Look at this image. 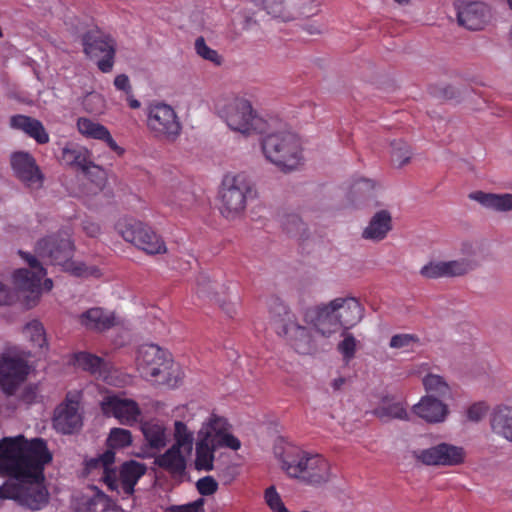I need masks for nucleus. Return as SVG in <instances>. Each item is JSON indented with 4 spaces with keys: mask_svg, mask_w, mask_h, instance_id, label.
Returning <instances> with one entry per match:
<instances>
[{
    "mask_svg": "<svg viewBox=\"0 0 512 512\" xmlns=\"http://www.w3.org/2000/svg\"><path fill=\"white\" fill-rule=\"evenodd\" d=\"M52 454L41 438L23 435L0 440V475L9 479L0 486V500H13L31 511L44 509L50 501L44 467Z\"/></svg>",
    "mask_w": 512,
    "mask_h": 512,
    "instance_id": "f257e3e1",
    "label": "nucleus"
},
{
    "mask_svg": "<svg viewBox=\"0 0 512 512\" xmlns=\"http://www.w3.org/2000/svg\"><path fill=\"white\" fill-rule=\"evenodd\" d=\"M267 131L263 135L261 147L268 161L287 172L297 168L302 159L301 143L296 134L290 132L286 123L269 118Z\"/></svg>",
    "mask_w": 512,
    "mask_h": 512,
    "instance_id": "f03ea898",
    "label": "nucleus"
},
{
    "mask_svg": "<svg viewBox=\"0 0 512 512\" xmlns=\"http://www.w3.org/2000/svg\"><path fill=\"white\" fill-rule=\"evenodd\" d=\"M275 455L289 477L307 485L321 486L332 478L330 463L319 454H309L295 446L285 445L275 447Z\"/></svg>",
    "mask_w": 512,
    "mask_h": 512,
    "instance_id": "7ed1b4c3",
    "label": "nucleus"
},
{
    "mask_svg": "<svg viewBox=\"0 0 512 512\" xmlns=\"http://www.w3.org/2000/svg\"><path fill=\"white\" fill-rule=\"evenodd\" d=\"M115 453L113 450H106L103 454L96 458H92L87 462L89 470L103 468L102 481L111 491L122 494L123 497H130L135 492V485L138 480L146 473L145 464L135 460L124 462L119 470L110 469V465L114 463Z\"/></svg>",
    "mask_w": 512,
    "mask_h": 512,
    "instance_id": "20e7f679",
    "label": "nucleus"
},
{
    "mask_svg": "<svg viewBox=\"0 0 512 512\" xmlns=\"http://www.w3.org/2000/svg\"><path fill=\"white\" fill-rule=\"evenodd\" d=\"M35 251L41 258L47 259L53 265L62 266L64 270L75 276L93 275L96 271V269L89 268L82 262L72 260L74 244L68 230H62L57 234L39 240Z\"/></svg>",
    "mask_w": 512,
    "mask_h": 512,
    "instance_id": "39448f33",
    "label": "nucleus"
},
{
    "mask_svg": "<svg viewBox=\"0 0 512 512\" xmlns=\"http://www.w3.org/2000/svg\"><path fill=\"white\" fill-rule=\"evenodd\" d=\"M137 367L143 378L169 387L177 386L179 371L173 369L171 355L155 344H144L138 350Z\"/></svg>",
    "mask_w": 512,
    "mask_h": 512,
    "instance_id": "423d86ee",
    "label": "nucleus"
},
{
    "mask_svg": "<svg viewBox=\"0 0 512 512\" xmlns=\"http://www.w3.org/2000/svg\"><path fill=\"white\" fill-rule=\"evenodd\" d=\"M219 116L227 126L243 135L267 131L268 121L259 117L249 100L233 96L217 105Z\"/></svg>",
    "mask_w": 512,
    "mask_h": 512,
    "instance_id": "0eeeda50",
    "label": "nucleus"
},
{
    "mask_svg": "<svg viewBox=\"0 0 512 512\" xmlns=\"http://www.w3.org/2000/svg\"><path fill=\"white\" fill-rule=\"evenodd\" d=\"M19 254L27 262L30 269H17L14 271L12 278L17 289L20 292L27 293L24 305L30 309L38 303L43 290L50 291L53 288V282L46 278L41 284L42 279L47 274L45 268L35 256L23 251H19Z\"/></svg>",
    "mask_w": 512,
    "mask_h": 512,
    "instance_id": "6e6552de",
    "label": "nucleus"
},
{
    "mask_svg": "<svg viewBox=\"0 0 512 512\" xmlns=\"http://www.w3.org/2000/svg\"><path fill=\"white\" fill-rule=\"evenodd\" d=\"M252 183L244 173L226 175L219 191L220 213L228 220H235L243 215L248 195L252 192Z\"/></svg>",
    "mask_w": 512,
    "mask_h": 512,
    "instance_id": "1a4fd4ad",
    "label": "nucleus"
},
{
    "mask_svg": "<svg viewBox=\"0 0 512 512\" xmlns=\"http://www.w3.org/2000/svg\"><path fill=\"white\" fill-rule=\"evenodd\" d=\"M146 127L153 138L174 143L182 133V123L175 109L161 101H154L146 108Z\"/></svg>",
    "mask_w": 512,
    "mask_h": 512,
    "instance_id": "9d476101",
    "label": "nucleus"
},
{
    "mask_svg": "<svg viewBox=\"0 0 512 512\" xmlns=\"http://www.w3.org/2000/svg\"><path fill=\"white\" fill-rule=\"evenodd\" d=\"M117 232L127 242L147 254H162L166 252V245L162 238L148 225L132 218L120 219L116 224Z\"/></svg>",
    "mask_w": 512,
    "mask_h": 512,
    "instance_id": "9b49d317",
    "label": "nucleus"
},
{
    "mask_svg": "<svg viewBox=\"0 0 512 512\" xmlns=\"http://www.w3.org/2000/svg\"><path fill=\"white\" fill-rule=\"evenodd\" d=\"M364 307L356 297H337L306 310L304 320H362Z\"/></svg>",
    "mask_w": 512,
    "mask_h": 512,
    "instance_id": "f8f14e48",
    "label": "nucleus"
},
{
    "mask_svg": "<svg viewBox=\"0 0 512 512\" xmlns=\"http://www.w3.org/2000/svg\"><path fill=\"white\" fill-rule=\"evenodd\" d=\"M83 50L90 59H95L98 69L103 73L112 71L116 42L109 36L101 33H86L82 39Z\"/></svg>",
    "mask_w": 512,
    "mask_h": 512,
    "instance_id": "ddd939ff",
    "label": "nucleus"
},
{
    "mask_svg": "<svg viewBox=\"0 0 512 512\" xmlns=\"http://www.w3.org/2000/svg\"><path fill=\"white\" fill-rule=\"evenodd\" d=\"M28 374L29 365L23 357L7 354L0 359V388L6 395H14Z\"/></svg>",
    "mask_w": 512,
    "mask_h": 512,
    "instance_id": "4468645a",
    "label": "nucleus"
},
{
    "mask_svg": "<svg viewBox=\"0 0 512 512\" xmlns=\"http://www.w3.org/2000/svg\"><path fill=\"white\" fill-rule=\"evenodd\" d=\"M80 398V391L68 392L65 400L56 407L53 425L58 431L70 434L81 427L82 417L78 411Z\"/></svg>",
    "mask_w": 512,
    "mask_h": 512,
    "instance_id": "2eb2a0df",
    "label": "nucleus"
},
{
    "mask_svg": "<svg viewBox=\"0 0 512 512\" xmlns=\"http://www.w3.org/2000/svg\"><path fill=\"white\" fill-rule=\"evenodd\" d=\"M10 165L15 177L30 189L43 186L44 175L35 158L28 152L16 151L10 156Z\"/></svg>",
    "mask_w": 512,
    "mask_h": 512,
    "instance_id": "dca6fc26",
    "label": "nucleus"
},
{
    "mask_svg": "<svg viewBox=\"0 0 512 512\" xmlns=\"http://www.w3.org/2000/svg\"><path fill=\"white\" fill-rule=\"evenodd\" d=\"M100 406L104 415L113 416L124 425L134 424L141 413L138 404L134 400L115 394L104 396Z\"/></svg>",
    "mask_w": 512,
    "mask_h": 512,
    "instance_id": "f3484780",
    "label": "nucleus"
},
{
    "mask_svg": "<svg viewBox=\"0 0 512 512\" xmlns=\"http://www.w3.org/2000/svg\"><path fill=\"white\" fill-rule=\"evenodd\" d=\"M475 268V263L468 258L449 261H431L424 265L420 274L428 279L462 277Z\"/></svg>",
    "mask_w": 512,
    "mask_h": 512,
    "instance_id": "a211bd4d",
    "label": "nucleus"
},
{
    "mask_svg": "<svg viewBox=\"0 0 512 512\" xmlns=\"http://www.w3.org/2000/svg\"><path fill=\"white\" fill-rule=\"evenodd\" d=\"M464 459V449L448 443H440L418 455V460L426 465L455 466L463 463Z\"/></svg>",
    "mask_w": 512,
    "mask_h": 512,
    "instance_id": "6ab92c4d",
    "label": "nucleus"
},
{
    "mask_svg": "<svg viewBox=\"0 0 512 512\" xmlns=\"http://www.w3.org/2000/svg\"><path fill=\"white\" fill-rule=\"evenodd\" d=\"M312 325H300L299 322H276L274 330L299 353L307 354L311 350Z\"/></svg>",
    "mask_w": 512,
    "mask_h": 512,
    "instance_id": "aec40b11",
    "label": "nucleus"
},
{
    "mask_svg": "<svg viewBox=\"0 0 512 512\" xmlns=\"http://www.w3.org/2000/svg\"><path fill=\"white\" fill-rule=\"evenodd\" d=\"M490 18V10L483 2H469L458 7L457 19L469 30H481Z\"/></svg>",
    "mask_w": 512,
    "mask_h": 512,
    "instance_id": "412c9836",
    "label": "nucleus"
},
{
    "mask_svg": "<svg viewBox=\"0 0 512 512\" xmlns=\"http://www.w3.org/2000/svg\"><path fill=\"white\" fill-rule=\"evenodd\" d=\"M203 425L206 431L210 432L217 448L223 446L232 450H238L240 448V441L228 432L229 425L226 419L212 415Z\"/></svg>",
    "mask_w": 512,
    "mask_h": 512,
    "instance_id": "4be33fe9",
    "label": "nucleus"
},
{
    "mask_svg": "<svg viewBox=\"0 0 512 512\" xmlns=\"http://www.w3.org/2000/svg\"><path fill=\"white\" fill-rule=\"evenodd\" d=\"M77 129L79 133L86 138L104 141L107 146L118 155L124 153V149L115 142L109 130L104 125L94 122L89 118L80 117L77 120Z\"/></svg>",
    "mask_w": 512,
    "mask_h": 512,
    "instance_id": "5701e85b",
    "label": "nucleus"
},
{
    "mask_svg": "<svg viewBox=\"0 0 512 512\" xmlns=\"http://www.w3.org/2000/svg\"><path fill=\"white\" fill-rule=\"evenodd\" d=\"M217 449L210 432L206 431L204 425H202L198 431L196 442L195 468L197 470L211 471L214 467V453Z\"/></svg>",
    "mask_w": 512,
    "mask_h": 512,
    "instance_id": "b1692460",
    "label": "nucleus"
},
{
    "mask_svg": "<svg viewBox=\"0 0 512 512\" xmlns=\"http://www.w3.org/2000/svg\"><path fill=\"white\" fill-rule=\"evenodd\" d=\"M10 127L23 131L38 144H46L50 140L49 134L45 130L42 122L30 116L22 114L12 116L10 118Z\"/></svg>",
    "mask_w": 512,
    "mask_h": 512,
    "instance_id": "393cba45",
    "label": "nucleus"
},
{
    "mask_svg": "<svg viewBox=\"0 0 512 512\" xmlns=\"http://www.w3.org/2000/svg\"><path fill=\"white\" fill-rule=\"evenodd\" d=\"M391 229V214L387 210H380L373 215L368 226L364 229L362 237L367 240L381 241Z\"/></svg>",
    "mask_w": 512,
    "mask_h": 512,
    "instance_id": "a878e982",
    "label": "nucleus"
},
{
    "mask_svg": "<svg viewBox=\"0 0 512 512\" xmlns=\"http://www.w3.org/2000/svg\"><path fill=\"white\" fill-rule=\"evenodd\" d=\"M490 425L495 434L512 442V407L497 406L491 414Z\"/></svg>",
    "mask_w": 512,
    "mask_h": 512,
    "instance_id": "bb28decb",
    "label": "nucleus"
},
{
    "mask_svg": "<svg viewBox=\"0 0 512 512\" xmlns=\"http://www.w3.org/2000/svg\"><path fill=\"white\" fill-rule=\"evenodd\" d=\"M447 406L440 398L424 396L418 402V416L430 423L442 422L447 415Z\"/></svg>",
    "mask_w": 512,
    "mask_h": 512,
    "instance_id": "cd10ccee",
    "label": "nucleus"
},
{
    "mask_svg": "<svg viewBox=\"0 0 512 512\" xmlns=\"http://www.w3.org/2000/svg\"><path fill=\"white\" fill-rule=\"evenodd\" d=\"M154 463L173 475H182L186 469V457L182 449L175 446H171L165 453L157 456Z\"/></svg>",
    "mask_w": 512,
    "mask_h": 512,
    "instance_id": "c85d7f7f",
    "label": "nucleus"
},
{
    "mask_svg": "<svg viewBox=\"0 0 512 512\" xmlns=\"http://www.w3.org/2000/svg\"><path fill=\"white\" fill-rule=\"evenodd\" d=\"M62 159L67 164L71 166H75L83 170L84 172H88L90 168L97 169L100 173L103 174V171L100 170L98 166H95L91 161V154L85 147L82 146H70L65 147L62 151Z\"/></svg>",
    "mask_w": 512,
    "mask_h": 512,
    "instance_id": "c756f323",
    "label": "nucleus"
},
{
    "mask_svg": "<svg viewBox=\"0 0 512 512\" xmlns=\"http://www.w3.org/2000/svg\"><path fill=\"white\" fill-rule=\"evenodd\" d=\"M141 431L148 446L155 450L164 448L168 441L169 435L166 427L158 421H148L141 425Z\"/></svg>",
    "mask_w": 512,
    "mask_h": 512,
    "instance_id": "7c9ffc66",
    "label": "nucleus"
},
{
    "mask_svg": "<svg viewBox=\"0 0 512 512\" xmlns=\"http://www.w3.org/2000/svg\"><path fill=\"white\" fill-rule=\"evenodd\" d=\"M74 365L96 377L107 378L108 364L96 355L87 352L76 353L74 355Z\"/></svg>",
    "mask_w": 512,
    "mask_h": 512,
    "instance_id": "2f4dec72",
    "label": "nucleus"
},
{
    "mask_svg": "<svg viewBox=\"0 0 512 512\" xmlns=\"http://www.w3.org/2000/svg\"><path fill=\"white\" fill-rule=\"evenodd\" d=\"M471 198L478 201L484 207L496 211L512 210V194L498 195L479 191L471 194Z\"/></svg>",
    "mask_w": 512,
    "mask_h": 512,
    "instance_id": "473e14b6",
    "label": "nucleus"
},
{
    "mask_svg": "<svg viewBox=\"0 0 512 512\" xmlns=\"http://www.w3.org/2000/svg\"><path fill=\"white\" fill-rule=\"evenodd\" d=\"M373 414L383 422L391 419H405L407 413L401 403L382 401V403L373 411Z\"/></svg>",
    "mask_w": 512,
    "mask_h": 512,
    "instance_id": "72a5a7b5",
    "label": "nucleus"
},
{
    "mask_svg": "<svg viewBox=\"0 0 512 512\" xmlns=\"http://www.w3.org/2000/svg\"><path fill=\"white\" fill-rule=\"evenodd\" d=\"M427 395L433 398L445 397L449 394V386L444 379L436 374L428 373L422 379Z\"/></svg>",
    "mask_w": 512,
    "mask_h": 512,
    "instance_id": "f704fd0d",
    "label": "nucleus"
},
{
    "mask_svg": "<svg viewBox=\"0 0 512 512\" xmlns=\"http://www.w3.org/2000/svg\"><path fill=\"white\" fill-rule=\"evenodd\" d=\"M174 427L175 443L172 446L183 449L186 454H190L193 448V433L181 421H176Z\"/></svg>",
    "mask_w": 512,
    "mask_h": 512,
    "instance_id": "c9c22d12",
    "label": "nucleus"
},
{
    "mask_svg": "<svg viewBox=\"0 0 512 512\" xmlns=\"http://www.w3.org/2000/svg\"><path fill=\"white\" fill-rule=\"evenodd\" d=\"M24 333L39 348L47 346L46 332L41 322H28L24 328Z\"/></svg>",
    "mask_w": 512,
    "mask_h": 512,
    "instance_id": "e433bc0d",
    "label": "nucleus"
},
{
    "mask_svg": "<svg viewBox=\"0 0 512 512\" xmlns=\"http://www.w3.org/2000/svg\"><path fill=\"white\" fill-rule=\"evenodd\" d=\"M195 51L198 56L213 63L216 66H220L222 64V57L216 50L210 48L206 44V41L202 36L195 40Z\"/></svg>",
    "mask_w": 512,
    "mask_h": 512,
    "instance_id": "4c0bfd02",
    "label": "nucleus"
},
{
    "mask_svg": "<svg viewBox=\"0 0 512 512\" xmlns=\"http://www.w3.org/2000/svg\"><path fill=\"white\" fill-rule=\"evenodd\" d=\"M109 450L114 448H124L132 443V435L129 430L122 428H113L107 439Z\"/></svg>",
    "mask_w": 512,
    "mask_h": 512,
    "instance_id": "58836bf2",
    "label": "nucleus"
},
{
    "mask_svg": "<svg viewBox=\"0 0 512 512\" xmlns=\"http://www.w3.org/2000/svg\"><path fill=\"white\" fill-rule=\"evenodd\" d=\"M391 146V160L395 166L400 168L409 162L411 154L405 142L395 141L391 144Z\"/></svg>",
    "mask_w": 512,
    "mask_h": 512,
    "instance_id": "ea45409f",
    "label": "nucleus"
},
{
    "mask_svg": "<svg viewBox=\"0 0 512 512\" xmlns=\"http://www.w3.org/2000/svg\"><path fill=\"white\" fill-rule=\"evenodd\" d=\"M283 229L292 235H298L305 232V224L297 214H288L281 220Z\"/></svg>",
    "mask_w": 512,
    "mask_h": 512,
    "instance_id": "a19ab883",
    "label": "nucleus"
},
{
    "mask_svg": "<svg viewBox=\"0 0 512 512\" xmlns=\"http://www.w3.org/2000/svg\"><path fill=\"white\" fill-rule=\"evenodd\" d=\"M342 335L344 339L338 344V350L343 355L344 361L348 363L355 355L356 340L347 332H344Z\"/></svg>",
    "mask_w": 512,
    "mask_h": 512,
    "instance_id": "79ce46f5",
    "label": "nucleus"
},
{
    "mask_svg": "<svg viewBox=\"0 0 512 512\" xmlns=\"http://www.w3.org/2000/svg\"><path fill=\"white\" fill-rule=\"evenodd\" d=\"M269 313L275 320H284L289 315L287 305L278 297H271L268 302Z\"/></svg>",
    "mask_w": 512,
    "mask_h": 512,
    "instance_id": "37998d69",
    "label": "nucleus"
},
{
    "mask_svg": "<svg viewBox=\"0 0 512 512\" xmlns=\"http://www.w3.org/2000/svg\"><path fill=\"white\" fill-rule=\"evenodd\" d=\"M79 320H115V314L102 307H93L83 312Z\"/></svg>",
    "mask_w": 512,
    "mask_h": 512,
    "instance_id": "c03bdc74",
    "label": "nucleus"
},
{
    "mask_svg": "<svg viewBox=\"0 0 512 512\" xmlns=\"http://www.w3.org/2000/svg\"><path fill=\"white\" fill-rule=\"evenodd\" d=\"M265 500L270 509L274 512H286L287 509L274 486H270L266 489Z\"/></svg>",
    "mask_w": 512,
    "mask_h": 512,
    "instance_id": "a18cd8bd",
    "label": "nucleus"
},
{
    "mask_svg": "<svg viewBox=\"0 0 512 512\" xmlns=\"http://www.w3.org/2000/svg\"><path fill=\"white\" fill-rule=\"evenodd\" d=\"M374 188V181H372L371 179L361 178L353 183V185L351 186V193L354 196H364L370 194L374 190Z\"/></svg>",
    "mask_w": 512,
    "mask_h": 512,
    "instance_id": "49530a36",
    "label": "nucleus"
},
{
    "mask_svg": "<svg viewBox=\"0 0 512 512\" xmlns=\"http://www.w3.org/2000/svg\"><path fill=\"white\" fill-rule=\"evenodd\" d=\"M196 487L201 495L209 496L217 491L218 483L213 477L205 476L197 481Z\"/></svg>",
    "mask_w": 512,
    "mask_h": 512,
    "instance_id": "de8ad7c7",
    "label": "nucleus"
},
{
    "mask_svg": "<svg viewBox=\"0 0 512 512\" xmlns=\"http://www.w3.org/2000/svg\"><path fill=\"white\" fill-rule=\"evenodd\" d=\"M488 406L484 402L472 404L467 410V418L473 422H479L487 413Z\"/></svg>",
    "mask_w": 512,
    "mask_h": 512,
    "instance_id": "09e8293b",
    "label": "nucleus"
},
{
    "mask_svg": "<svg viewBox=\"0 0 512 512\" xmlns=\"http://www.w3.org/2000/svg\"><path fill=\"white\" fill-rule=\"evenodd\" d=\"M204 502L205 500L203 498H199L196 501L186 505L172 506L167 509L166 512H204Z\"/></svg>",
    "mask_w": 512,
    "mask_h": 512,
    "instance_id": "8fccbe9b",
    "label": "nucleus"
},
{
    "mask_svg": "<svg viewBox=\"0 0 512 512\" xmlns=\"http://www.w3.org/2000/svg\"><path fill=\"white\" fill-rule=\"evenodd\" d=\"M415 339L411 334H398L394 335L390 341V347L392 348H405L413 346Z\"/></svg>",
    "mask_w": 512,
    "mask_h": 512,
    "instance_id": "3c124183",
    "label": "nucleus"
},
{
    "mask_svg": "<svg viewBox=\"0 0 512 512\" xmlns=\"http://www.w3.org/2000/svg\"><path fill=\"white\" fill-rule=\"evenodd\" d=\"M431 94L441 99L450 100L456 97L457 91L454 87L449 85L441 87L435 86L431 87Z\"/></svg>",
    "mask_w": 512,
    "mask_h": 512,
    "instance_id": "603ef678",
    "label": "nucleus"
},
{
    "mask_svg": "<svg viewBox=\"0 0 512 512\" xmlns=\"http://www.w3.org/2000/svg\"><path fill=\"white\" fill-rule=\"evenodd\" d=\"M114 86L120 91L131 92L130 80L126 74H119L114 79Z\"/></svg>",
    "mask_w": 512,
    "mask_h": 512,
    "instance_id": "864d4df0",
    "label": "nucleus"
},
{
    "mask_svg": "<svg viewBox=\"0 0 512 512\" xmlns=\"http://www.w3.org/2000/svg\"><path fill=\"white\" fill-rule=\"evenodd\" d=\"M14 301V293L0 282V305H10Z\"/></svg>",
    "mask_w": 512,
    "mask_h": 512,
    "instance_id": "5fc2aeb1",
    "label": "nucleus"
},
{
    "mask_svg": "<svg viewBox=\"0 0 512 512\" xmlns=\"http://www.w3.org/2000/svg\"><path fill=\"white\" fill-rule=\"evenodd\" d=\"M83 230L90 237H97L101 231L99 224L91 220L83 222Z\"/></svg>",
    "mask_w": 512,
    "mask_h": 512,
    "instance_id": "6e6d98bb",
    "label": "nucleus"
},
{
    "mask_svg": "<svg viewBox=\"0 0 512 512\" xmlns=\"http://www.w3.org/2000/svg\"><path fill=\"white\" fill-rule=\"evenodd\" d=\"M86 327L89 330H93L96 332H104L112 328L115 322H85Z\"/></svg>",
    "mask_w": 512,
    "mask_h": 512,
    "instance_id": "4d7b16f0",
    "label": "nucleus"
},
{
    "mask_svg": "<svg viewBox=\"0 0 512 512\" xmlns=\"http://www.w3.org/2000/svg\"><path fill=\"white\" fill-rule=\"evenodd\" d=\"M36 396H37L36 387L27 386V387H25V389L23 390V392L21 394V399L26 403H31L34 401Z\"/></svg>",
    "mask_w": 512,
    "mask_h": 512,
    "instance_id": "13d9d810",
    "label": "nucleus"
},
{
    "mask_svg": "<svg viewBox=\"0 0 512 512\" xmlns=\"http://www.w3.org/2000/svg\"><path fill=\"white\" fill-rule=\"evenodd\" d=\"M346 381L347 379L345 377H338L331 382V386L334 391H340Z\"/></svg>",
    "mask_w": 512,
    "mask_h": 512,
    "instance_id": "bf43d9fd",
    "label": "nucleus"
},
{
    "mask_svg": "<svg viewBox=\"0 0 512 512\" xmlns=\"http://www.w3.org/2000/svg\"><path fill=\"white\" fill-rule=\"evenodd\" d=\"M416 457V452L415 451H405L403 453V465L405 466H409L412 464V461H408V460H413L414 458Z\"/></svg>",
    "mask_w": 512,
    "mask_h": 512,
    "instance_id": "052dcab7",
    "label": "nucleus"
},
{
    "mask_svg": "<svg viewBox=\"0 0 512 512\" xmlns=\"http://www.w3.org/2000/svg\"><path fill=\"white\" fill-rule=\"evenodd\" d=\"M233 472H234L233 468H227L225 471H223L221 476L224 479L226 484L230 483L233 480V478H234Z\"/></svg>",
    "mask_w": 512,
    "mask_h": 512,
    "instance_id": "680f3d73",
    "label": "nucleus"
},
{
    "mask_svg": "<svg viewBox=\"0 0 512 512\" xmlns=\"http://www.w3.org/2000/svg\"><path fill=\"white\" fill-rule=\"evenodd\" d=\"M96 490V497L101 499V500H104V501H107V502H110V498L105 495L102 491H100L97 487L94 488Z\"/></svg>",
    "mask_w": 512,
    "mask_h": 512,
    "instance_id": "e2e57ef3",
    "label": "nucleus"
},
{
    "mask_svg": "<svg viewBox=\"0 0 512 512\" xmlns=\"http://www.w3.org/2000/svg\"><path fill=\"white\" fill-rule=\"evenodd\" d=\"M140 102L137 100V99H130L129 100V106L132 108V109H137L140 107Z\"/></svg>",
    "mask_w": 512,
    "mask_h": 512,
    "instance_id": "0e129e2a",
    "label": "nucleus"
},
{
    "mask_svg": "<svg viewBox=\"0 0 512 512\" xmlns=\"http://www.w3.org/2000/svg\"><path fill=\"white\" fill-rule=\"evenodd\" d=\"M426 370V368H424V365L421 364L420 366H418V371H417V374H418V377Z\"/></svg>",
    "mask_w": 512,
    "mask_h": 512,
    "instance_id": "69168bd1",
    "label": "nucleus"
},
{
    "mask_svg": "<svg viewBox=\"0 0 512 512\" xmlns=\"http://www.w3.org/2000/svg\"><path fill=\"white\" fill-rule=\"evenodd\" d=\"M394 1L399 3V4H405V3L409 2V0H394Z\"/></svg>",
    "mask_w": 512,
    "mask_h": 512,
    "instance_id": "338daca9",
    "label": "nucleus"
},
{
    "mask_svg": "<svg viewBox=\"0 0 512 512\" xmlns=\"http://www.w3.org/2000/svg\"><path fill=\"white\" fill-rule=\"evenodd\" d=\"M506 1H507L508 5H509L510 9L512 10V0H506Z\"/></svg>",
    "mask_w": 512,
    "mask_h": 512,
    "instance_id": "774afa93",
    "label": "nucleus"
}]
</instances>
